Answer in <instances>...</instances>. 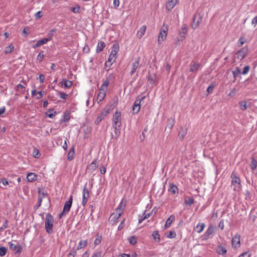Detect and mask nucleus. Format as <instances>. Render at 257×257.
I'll return each instance as SVG.
<instances>
[{"label":"nucleus","mask_w":257,"mask_h":257,"mask_svg":"<svg viewBox=\"0 0 257 257\" xmlns=\"http://www.w3.org/2000/svg\"><path fill=\"white\" fill-rule=\"evenodd\" d=\"M232 72L233 78L234 79H236L237 75L241 73V71H240V70L239 67H236L235 70L234 71H232Z\"/></svg>","instance_id":"46"},{"label":"nucleus","mask_w":257,"mask_h":257,"mask_svg":"<svg viewBox=\"0 0 257 257\" xmlns=\"http://www.w3.org/2000/svg\"><path fill=\"white\" fill-rule=\"evenodd\" d=\"M214 232L213 227L211 225L209 226L204 233V237L206 239L208 238L209 236Z\"/></svg>","instance_id":"23"},{"label":"nucleus","mask_w":257,"mask_h":257,"mask_svg":"<svg viewBox=\"0 0 257 257\" xmlns=\"http://www.w3.org/2000/svg\"><path fill=\"white\" fill-rule=\"evenodd\" d=\"M109 82H110L108 80H107L106 78L105 80H103V83L101 85V86H100V88L105 89V90H107V86H108V84H109Z\"/></svg>","instance_id":"38"},{"label":"nucleus","mask_w":257,"mask_h":257,"mask_svg":"<svg viewBox=\"0 0 257 257\" xmlns=\"http://www.w3.org/2000/svg\"><path fill=\"white\" fill-rule=\"evenodd\" d=\"M250 253L249 251H245L240 254L238 257H250Z\"/></svg>","instance_id":"57"},{"label":"nucleus","mask_w":257,"mask_h":257,"mask_svg":"<svg viewBox=\"0 0 257 257\" xmlns=\"http://www.w3.org/2000/svg\"><path fill=\"white\" fill-rule=\"evenodd\" d=\"M250 167L253 170H254L257 167V161L253 157L251 158Z\"/></svg>","instance_id":"39"},{"label":"nucleus","mask_w":257,"mask_h":257,"mask_svg":"<svg viewBox=\"0 0 257 257\" xmlns=\"http://www.w3.org/2000/svg\"><path fill=\"white\" fill-rule=\"evenodd\" d=\"M17 90H21V91L22 93H24L25 91V86L21 84V83H19L17 86Z\"/></svg>","instance_id":"52"},{"label":"nucleus","mask_w":257,"mask_h":257,"mask_svg":"<svg viewBox=\"0 0 257 257\" xmlns=\"http://www.w3.org/2000/svg\"><path fill=\"white\" fill-rule=\"evenodd\" d=\"M112 127L114 128V132L115 133L116 137H117L119 136L120 131L118 126H112Z\"/></svg>","instance_id":"51"},{"label":"nucleus","mask_w":257,"mask_h":257,"mask_svg":"<svg viewBox=\"0 0 257 257\" xmlns=\"http://www.w3.org/2000/svg\"><path fill=\"white\" fill-rule=\"evenodd\" d=\"M175 220V216L173 215H171L166 220L165 228H169L172 222Z\"/></svg>","instance_id":"27"},{"label":"nucleus","mask_w":257,"mask_h":257,"mask_svg":"<svg viewBox=\"0 0 257 257\" xmlns=\"http://www.w3.org/2000/svg\"><path fill=\"white\" fill-rule=\"evenodd\" d=\"M147 29V27L146 25H143L138 31L137 36V37L140 39L145 34L146 31Z\"/></svg>","instance_id":"19"},{"label":"nucleus","mask_w":257,"mask_h":257,"mask_svg":"<svg viewBox=\"0 0 257 257\" xmlns=\"http://www.w3.org/2000/svg\"><path fill=\"white\" fill-rule=\"evenodd\" d=\"M58 95L63 99H66L67 98L68 95L64 92H58Z\"/></svg>","instance_id":"53"},{"label":"nucleus","mask_w":257,"mask_h":257,"mask_svg":"<svg viewBox=\"0 0 257 257\" xmlns=\"http://www.w3.org/2000/svg\"><path fill=\"white\" fill-rule=\"evenodd\" d=\"M148 81L150 84H154L155 82V77L153 76L149 75L148 76Z\"/></svg>","instance_id":"60"},{"label":"nucleus","mask_w":257,"mask_h":257,"mask_svg":"<svg viewBox=\"0 0 257 257\" xmlns=\"http://www.w3.org/2000/svg\"><path fill=\"white\" fill-rule=\"evenodd\" d=\"M140 58L139 57H136L132 60L131 61V70L130 74L133 75L136 71L137 69L140 67Z\"/></svg>","instance_id":"5"},{"label":"nucleus","mask_w":257,"mask_h":257,"mask_svg":"<svg viewBox=\"0 0 257 257\" xmlns=\"http://www.w3.org/2000/svg\"><path fill=\"white\" fill-rule=\"evenodd\" d=\"M102 240V237L101 235H99L98 234L96 235V238L94 240V243L95 245H98L100 243Z\"/></svg>","instance_id":"43"},{"label":"nucleus","mask_w":257,"mask_h":257,"mask_svg":"<svg viewBox=\"0 0 257 257\" xmlns=\"http://www.w3.org/2000/svg\"><path fill=\"white\" fill-rule=\"evenodd\" d=\"M101 252L98 251L95 252L91 257H101Z\"/></svg>","instance_id":"64"},{"label":"nucleus","mask_w":257,"mask_h":257,"mask_svg":"<svg viewBox=\"0 0 257 257\" xmlns=\"http://www.w3.org/2000/svg\"><path fill=\"white\" fill-rule=\"evenodd\" d=\"M46 114L48 117L52 118L57 114V112L54 109H49Z\"/></svg>","instance_id":"28"},{"label":"nucleus","mask_w":257,"mask_h":257,"mask_svg":"<svg viewBox=\"0 0 257 257\" xmlns=\"http://www.w3.org/2000/svg\"><path fill=\"white\" fill-rule=\"evenodd\" d=\"M49 41H50V39L44 38L42 40H38L37 42H38L39 45L40 46L43 44H46Z\"/></svg>","instance_id":"48"},{"label":"nucleus","mask_w":257,"mask_h":257,"mask_svg":"<svg viewBox=\"0 0 257 257\" xmlns=\"http://www.w3.org/2000/svg\"><path fill=\"white\" fill-rule=\"evenodd\" d=\"M42 201V200L41 198H38L37 204L36 205H35L34 207V208L35 210L37 209L38 208H39L41 206Z\"/></svg>","instance_id":"59"},{"label":"nucleus","mask_w":257,"mask_h":257,"mask_svg":"<svg viewBox=\"0 0 257 257\" xmlns=\"http://www.w3.org/2000/svg\"><path fill=\"white\" fill-rule=\"evenodd\" d=\"M61 86L65 88H69L72 85V81L68 80L66 79H63L61 82Z\"/></svg>","instance_id":"18"},{"label":"nucleus","mask_w":257,"mask_h":257,"mask_svg":"<svg viewBox=\"0 0 257 257\" xmlns=\"http://www.w3.org/2000/svg\"><path fill=\"white\" fill-rule=\"evenodd\" d=\"M216 251L218 254L224 255L226 252V247L221 245H218L216 247Z\"/></svg>","instance_id":"20"},{"label":"nucleus","mask_w":257,"mask_h":257,"mask_svg":"<svg viewBox=\"0 0 257 257\" xmlns=\"http://www.w3.org/2000/svg\"><path fill=\"white\" fill-rule=\"evenodd\" d=\"M146 211H145V212L143 213V214L142 216H139L140 218H139V221H138L139 224L141 223L143 221V220H144L148 218L151 216V213H149L146 214Z\"/></svg>","instance_id":"29"},{"label":"nucleus","mask_w":257,"mask_h":257,"mask_svg":"<svg viewBox=\"0 0 257 257\" xmlns=\"http://www.w3.org/2000/svg\"><path fill=\"white\" fill-rule=\"evenodd\" d=\"M44 55L43 54V51H41L39 54H38L37 57V60L39 62H41L43 59H44Z\"/></svg>","instance_id":"50"},{"label":"nucleus","mask_w":257,"mask_h":257,"mask_svg":"<svg viewBox=\"0 0 257 257\" xmlns=\"http://www.w3.org/2000/svg\"><path fill=\"white\" fill-rule=\"evenodd\" d=\"M176 236V233L174 231H170L166 234V237L169 238H174Z\"/></svg>","instance_id":"41"},{"label":"nucleus","mask_w":257,"mask_h":257,"mask_svg":"<svg viewBox=\"0 0 257 257\" xmlns=\"http://www.w3.org/2000/svg\"><path fill=\"white\" fill-rule=\"evenodd\" d=\"M70 119V113L67 111L65 112L62 116V118L60 120V121L67 122Z\"/></svg>","instance_id":"30"},{"label":"nucleus","mask_w":257,"mask_h":257,"mask_svg":"<svg viewBox=\"0 0 257 257\" xmlns=\"http://www.w3.org/2000/svg\"><path fill=\"white\" fill-rule=\"evenodd\" d=\"M124 207H122L121 204H120L116 209V212L118 216H121L123 212Z\"/></svg>","instance_id":"35"},{"label":"nucleus","mask_w":257,"mask_h":257,"mask_svg":"<svg viewBox=\"0 0 257 257\" xmlns=\"http://www.w3.org/2000/svg\"><path fill=\"white\" fill-rule=\"evenodd\" d=\"M105 47V44L103 41L99 42L97 44V48L96 49V53H99L102 51Z\"/></svg>","instance_id":"26"},{"label":"nucleus","mask_w":257,"mask_h":257,"mask_svg":"<svg viewBox=\"0 0 257 257\" xmlns=\"http://www.w3.org/2000/svg\"><path fill=\"white\" fill-rule=\"evenodd\" d=\"M30 28L28 27H26L24 28L23 31V34H25L26 36L28 35L30 33Z\"/></svg>","instance_id":"62"},{"label":"nucleus","mask_w":257,"mask_h":257,"mask_svg":"<svg viewBox=\"0 0 257 257\" xmlns=\"http://www.w3.org/2000/svg\"><path fill=\"white\" fill-rule=\"evenodd\" d=\"M107 113L108 112H106L105 113H101V114L97 117L95 121V123L96 124H98L102 119L104 118Z\"/></svg>","instance_id":"31"},{"label":"nucleus","mask_w":257,"mask_h":257,"mask_svg":"<svg viewBox=\"0 0 257 257\" xmlns=\"http://www.w3.org/2000/svg\"><path fill=\"white\" fill-rule=\"evenodd\" d=\"M250 67L249 65L245 66L243 68V71L241 72V74L243 75L247 74L250 70Z\"/></svg>","instance_id":"54"},{"label":"nucleus","mask_w":257,"mask_h":257,"mask_svg":"<svg viewBox=\"0 0 257 257\" xmlns=\"http://www.w3.org/2000/svg\"><path fill=\"white\" fill-rule=\"evenodd\" d=\"M8 226V220H5V222L3 223L2 226L0 228V230H3L4 229H6Z\"/></svg>","instance_id":"58"},{"label":"nucleus","mask_w":257,"mask_h":257,"mask_svg":"<svg viewBox=\"0 0 257 257\" xmlns=\"http://www.w3.org/2000/svg\"><path fill=\"white\" fill-rule=\"evenodd\" d=\"M72 200H73V196L70 195L69 200L66 201L64 204V207H63V213H68L71 207L72 204Z\"/></svg>","instance_id":"10"},{"label":"nucleus","mask_w":257,"mask_h":257,"mask_svg":"<svg viewBox=\"0 0 257 257\" xmlns=\"http://www.w3.org/2000/svg\"><path fill=\"white\" fill-rule=\"evenodd\" d=\"M186 134V131L181 128L179 133V137L180 139H183Z\"/></svg>","instance_id":"42"},{"label":"nucleus","mask_w":257,"mask_h":257,"mask_svg":"<svg viewBox=\"0 0 257 257\" xmlns=\"http://www.w3.org/2000/svg\"><path fill=\"white\" fill-rule=\"evenodd\" d=\"M98 167V163L97 160L95 159L93 160L90 164L89 167H88V169L91 172H92L94 171Z\"/></svg>","instance_id":"22"},{"label":"nucleus","mask_w":257,"mask_h":257,"mask_svg":"<svg viewBox=\"0 0 257 257\" xmlns=\"http://www.w3.org/2000/svg\"><path fill=\"white\" fill-rule=\"evenodd\" d=\"M87 245V241L85 240H80L79 242L77 247L76 248L78 250L83 248L86 247Z\"/></svg>","instance_id":"33"},{"label":"nucleus","mask_w":257,"mask_h":257,"mask_svg":"<svg viewBox=\"0 0 257 257\" xmlns=\"http://www.w3.org/2000/svg\"><path fill=\"white\" fill-rule=\"evenodd\" d=\"M27 179L29 182H33L37 180V175L34 173H29L27 175Z\"/></svg>","instance_id":"24"},{"label":"nucleus","mask_w":257,"mask_h":257,"mask_svg":"<svg viewBox=\"0 0 257 257\" xmlns=\"http://www.w3.org/2000/svg\"><path fill=\"white\" fill-rule=\"evenodd\" d=\"M205 226L204 223L199 222L194 228V230L198 233H201L203 230Z\"/></svg>","instance_id":"21"},{"label":"nucleus","mask_w":257,"mask_h":257,"mask_svg":"<svg viewBox=\"0 0 257 257\" xmlns=\"http://www.w3.org/2000/svg\"><path fill=\"white\" fill-rule=\"evenodd\" d=\"M55 32H56V30L55 29H53L51 30H50L49 32V33H48V36H49V37L47 38V39H50V41L52 38L54 33H55Z\"/></svg>","instance_id":"55"},{"label":"nucleus","mask_w":257,"mask_h":257,"mask_svg":"<svg viewBox=\"0 0 257 257\" xmlns=\"http://www.w3.org/2000/svg\"><path fill=\"white\" fill-rule=\"evenodd\" d=\"M14 50V47L12 45H10L9 46H7L5 48V53L7 54H10L11 53H12Z\"/></svg>","instance_id":"37"},{"label":"nucleus","mask_w":257,"mask_h":257,"mask_svg":"<svg viewBox=\"0 0 257 257\" xmlns=\"http://www.w3.org/2000/svg\"><path fill=\"white\" fill-rule=\"evenodd\" d=\"M128 240L129 242L133 245H135L137 242V238L135 236H132L128 238Z\"/></svg>","instance_id":"44"},{"label":"nucleus","mask_w":257,"mask_h":257,"mask_svg":"<svg viewBox=\"0 0 257 257\" xmlns=\"http://www.w3.org/2000/svg\"><path fill=\"white\" fill-rule=\"evenodd\" d=\"M170 188L169 190L173 194H175L176 193H178V187L173 184V183L169 184Z\"/></svg>","instance_id":"25"},{"label":"nucleus","mask_w":257,"mask_h":257,"mask_svg":"<svg viewBox=\"0 0 257 257\" xmlns=\"http://www.w3.org/2000/svg\"><path fill=\"white\" fill-rule=\"evenodd\" d=\"M106 90L105 89H99V92L97 95V100L98 102L101 101L105 97L106 95Z\"/></svg>","instance_id":"16"},{"label":"nucleus","mask_w":257,"mask_h":257,"mask_svg":"<svg viewBox=\"0 0 257 257\" xmlns=\"http://www.w3.org/2000/svg\"><path fill=\"white\" fill-rule=\"evenodd\" d=\"M194 199L192 197H190L188 199L185 200V203L187 205H191L193 204L194 203Z\"/></svg>","instance_id":"49"},{"label":"nucleus","mask_w":257,"mask_h":257,"mask_svg":"<svg viewBox=\"0 0 257 257\" xmlns=\"http://www.w3.org/2000/svg\"><path fill=\"white\" fill-rule=\"evenodd\" d=\"M121 115L120 111H116L113 115L112 126H118L120 127L121 126Z\"/></svg>","instance_id":"4"},{"label":"nucleus","mask_w":257,"mask_h":257,"mask_svg":"<svg viewBox=\"0 0 257 257\" xmlns=\"http://www.w3.org/2000/svg\"><path fill=\"white\" fill-rule=\"evenodd\" d=\"M152 236L156 242H159L161 241L160 236L158 231H154L152 233Z\"/></svg>","instance_id":"32"},{"label":"nucleus","mask_w":257,"mask_h":257,"mask_svg":"<svg viewBox=\"0 0 257 257\" xmlns=\"http://www.w3.org/2000/svg\"><path fill=\"white\" fill-rule=\"evenodd\" d=\"M9 243L10 249L14 251L15 254L20 253L22 251V248L21 245H17L12 242H10Z\"/></svg>","instance_id":"11"},{"label":"nucleus","mask_w":257,"mask_h":257,"mask_svg":"<svg viewBox=\"0 0 257 257\" xmlns=\"http://www.w3.org/2000/svg\"><path fill=\"white\" fill-rule=\"evenodd\" d=\"M201 21L202 17L200 14L197 13L194 14L193 19V23L191 25L192 28L193 29H196L199 26Z\"/></svg>","instance_id":"6"},{"label":"nucleus","mask_w":257,"mask_h":257,"mask_svg":"<svg viewBox=\"0 0 257 257\" xmlns=\"http://www.w3.org/2000/svg\"><path fill=\"white\" fill-rule=\"evenodd\" d=\"M240 245V236L236 235L232 238V245L233 247L236 248Z\"/></svg>","instance_id":"14"},{"label":"nucleus","mask_w":257,"mask_h":257,"mask_svg":"<svg viewBox=\"0 0 257 257\" xmlns=\"http://www.w3.org/2000/svg\"><path fill=\"white\" fill-rule=\"evenodd\" d=\"M238 104L241 110H245L249 106L247 105V102L245 100L239 102Z\"/></svg>","instance_id":"34"},{"label":"nucleus","mask_w":257,"mask_h":257,"mask_svg":"<svg viewBox=\"0 0 257 257\" xmlns=\"http://www.w3.org/2000/svg\"><path fill=\"white\" fill-rule=\"evenodd\" d=\"M75 155V147L74 146H72L69 150L67 156V159L68 161H72Z\"/></svg>","instance_id":"17"},{"label":"nucleus","mask_w":257,"mask_h":257,"mask_svg":"<svg viewBox=\"0 0 257 257\" xmlns=\"http://www.w3.org/2000/svg\"><path fill=\"white\" fill-rule=\"evenodd\" d=\"M42 13L41 11H38L35 14V17L36 19H39L42 17Z\"/></svg>","instance_id":"63"},{"label":"nucleus","mask_w":257,"mask_h":257,"mask_svg":"<svg viewBox=\"0 0 257 257\" xmlns=\"http://www.w3.org/2000/svg\"><path fill=\"white\" fill-rule=\"evenodd\" d=\"M231 184L236 188H239L241 186L240 180L235 172H232L231 175Z\"/></svg>","instance_id":"8"},{"label":"nucleus","mask_w":257,"mask_h":257,"mask_svg":"<svg viewBox=\"0 0 257 257\" xmlns=\"http://www.w3.org/2000/svg\"><path fill=\"white\" fill-rule=\"evenodd\" d=\"M107 80H108L109 82L112 80H113L115 78V77L113 73L109 74L108 76H106Z\"/></svg>","instance_id":"61"},{"label":"nucleus","mask_w":257,"mask_h":257,"mask_svg":"<svg viewBox=\"0 0 257 257\" xmlns=\"http://www.w3.org/2000/svg\"><path fill=\"white\" fill-rule=\"evenodd\" d=\"M77 250L75 247H73L68 254V257H74L76 254Z\"/></svg>","instance_id":"40"},{"label":"nucleus","mask_w":257,"mask_h":257,"mask_svg":"<svg viewBox=\"0 0 257 257\" xmlns=\"http://www.w3.org/2000/svg\"><path fill=\"white\" fill-rule=\"evenodd\" d=\"M125 219L124 218H123V219L120 222V224H119L117 230H121L123 227H124V224L125 222Z\"/></svg>","instance_id":"56"},{"label":"nucleus","mask_w":257,"mask_h":257,"mask_svg":"<svg viewBox=\"0 0 257 257\" xmlns=\"http://www.w3.org/2000/svg\"><path fill=\"white\" fill-rule=\"evenodd\" d=\"M145 97V96L140 95L138 96L133 105L132 109L133 114H137L140 111L141 108L140 103Z\"/></svg>","instance_id":"3"},{"label":"nucleus","mask_w":257,"mask_h":257,"mask_svg":"<svg viewBox=\"0 0 257 257\" xmlns=\"http://www.w3.org/2000/svg\"><path fill=\"white\" fill-rule=\"evenodd\" d=\"M7 248L6 247L2 246L0 247V256H5L7 252Z\"/></svg>","instance_id":"45"},{"label":"nucleus","mask_w":257,"mask_h":257,"mask_svg":"<svg viewBox=\"0 0 257 257\" xmlns=\"http://www.w3.org/2000/svg\"><path fill=\"white\" fill-rule=\"evenodd\" d=\"M201 65L199 63L194 62V61H192L190 64V72H196L198 70H199L200 68Z\"/></svg>","instance_id":"13"},{"label":"nucleus","mask_w":257,"mask_h":257,"mask_svg":"<svg viewBox=\"0 0 257 257\" xmlns=\"http://www.w3.org/2000/svg\"><path fill=\"white\" fill-rule=\"evenodd\" d=\"M118 45L117 44H114L112 46L111 52L108 58V62H110L109 68L115 62L116 55L118 53Z\"/></svg>","instance_id":"2"},{"label":"nucleus","mask_w":257,"mask_h":257,"mask_svg":"<svg viewBox=\"0 0 257 257\" xmlns=\"http://www.w3.org/2000/svg\"><path fill=\"white\" fill-rule=\"evenodd\" d=\"M53 216L50 213L46 214L45 226L46 230L48 233H51L53 232Z\"/></svg>","instance_id":"1"},{"label":"nucleus","mask_w":257,"mask_h":257,"mask_svg":"<svg viewBox=\"0 0 257 257\" xmlns=\"http://www.w3.org/2000/svg\"><path fill=\"white\" fill-rule=\"evenodd\" d=\"M167 27H166L163 30H161L158 36V41L159 44H161L162 42L166 39L167 35Z\"/></svg>","instance_id":"9"},{"label":"nucleus","mask_w":257,"mask_h":257,"mask_svg":"<svg viewBox=\"0 0 257 257\" xmlns=\"http://www.w3.org/2000/svg\"><path fill=\"white\" fill-rule=\"evenodd\" d=\"M86 185L87 184H86L83 189L82 196H89V192L88 189L87 188Z\"/></svg>","instance_id":"47"},{"label":"nucleus","mask_w":257,"mask_h":257,"mask_svg":"<svg viewBox=\"0 0 257 257\" xmlns=\"http://www.w3.org/2000/svg\"><path fill=\"white\" fill-rule=\"evenodd\" d=\"M178 0H168L166 4V9L168 11H171L177 5Z\"/></svg>","instance_id":"12"},{"label":"nucleus","mask_w":257,"mask_h":257,"mask_svg":"<svg viewBox=\"0 0 257 257\" xmlns=\"http://www.w3.org/2000/svg\"><path fill=\"white\" fill-rule=\"evenodd\" d=\"M188 31V27L186 24H183L179 30V35L182 38H185Z\"/></svg>","instance_id":"15"},{"label":"nucleus","mask_w":257,"mask_h":257,"mask_svg":"<svg viewBox=\"0 0 257 257\" xmlns=\"http://www.w3.org/2000/svg\"><path fill=\"white\" fill-rule=\"evenodd\" d=\"M248 52V49L247 47H242L239 51H238L235 54V57L239 60H242Z\"/></svg>","instance_id":"7"},{"label":"nucleus","mask_w":257,"mask_h":257,"mask_svg":"<svg viewBox=\"0 0 257 257\" xmlns=\"http://www.w3.org/2000/svg\"><path fill=\"white\" fill-rule=\"evenodd\" d=\"M38 194H39L38 198H41L42 199V200H43V199L44 198L46 197V196L47 195V193L46 191H41V190H40V188L38 190Z\"/></svg>","instance_id":"36"}]
</instances>
